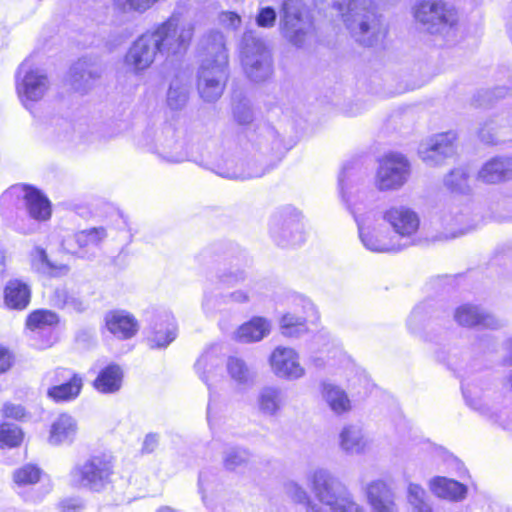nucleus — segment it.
Segmentation results:
<instances>
[{
    "mask_svg": "<svg viewBox=\"0 0 512 512\" xmlns=\"http://www.w3.org/2000/svg\"><path fill=\"white\" fill-rule=\"evenodd\" d=\"M203 59L198 70L197 89L206 102L217 101L228 79V55L222 33L212 31L200 43Z\"/></svg>",
    "mask_w": 512,
    "mask_h": 512,
    "instance_id": "1",
    "label": "nucleus"
},
{
    "mask_svg": "<svg viewBox=\"0 0 512 512\" xmlns=\"http://www.w3.org/2000/svg\"><path fill=\"white\" fill-rule=\"evenodd\" d=\"M113 475V458L98 454L75 464L69 471L68 479L73 488L101 493L112 484Z\"/></svg>",
    "mask_w": 512,
    "mask_h": 512,
    "instance_id": "2",
    "label": "nucleus"
},
{
    "mask_svg": "<svg viewBox=\"0 0 512 512\" xmlns=\"http://www.w3.org/2000/svg\"><path fill=\"white\" fill-rule=\"evenodd\" d=\"M444 184L455 196L444 204L441 210L442 222L451 228L459 227L458 231L453 233V236L464 234L470 230V212L467 199L463 201L456 194L468 195L470 193L469 175L463 168L455 169L445 177Z\"/></svg>",
    "mask_w": 512,
    "mask_h": 512,
    "instance_id": "3",
    "label": "nucleus"
},
{
    "mask_svg": "<svg viewBox=\"0 0 512 512\" xmlns=\"http://www.w3.org/2000/svg\"><path fill=\"white\" fill-rule=\"evenodd\" d=\"M307 479L315 497L331 512H352L348 488L329 471L315 469L310 472Z\"/></svg>",
    "mask_w": 512,
    "mask_h": 512,
    "instance_id": "4",
    "label": "nucleus"
},
{
    "mask_svg": "<svg viewBox=\"0 0 512 512\" xmlns=\"http://www.w3.org/2000/svg\"><path fill=\"white\" fill-rule=\"evenodd\" d=\"M149 31L156 45L159 46L160 54L175 56L187 51L194 35V24L173 14Z\"/></svg>",
    "mask_w": 512,
    "mask_h": 512,
    "instance_id": "5",
    "label": "nucleus"
},
{
    "mask_svg": "<svg viewBox=\"0 0 512 512\" xmlns=\"http://www.w3.org/2000/svg\"><path fill=\"white\" fill-rule=\"evenodd\" d=\"M388 26L372 1L354 0V40L366 47L381 45Z\"/></svg>",
    "mask_w": 512,
    "mask_h": 512,
    "instance_id": "6",
    "label": "nucleus"
},
{
    "mask_svg": "<svg viewBox=\"0 0 512 512\" xmlns=\"http://www.w3.org/2000/svg\"><path fill=\"white\" fill-rule=\"evenodd\" d=\"M413 16L431 34H444L458 22L457 11L443 0H420Z\"/></svg>",
    "mask_w": 512,
    "mask_h": 512,
    "instance_id": "7",
    "label": "nucleus"
},
{
    "mask_svg": "<svg viewBox=\"0 0 512 512\" xmlns=\"http://www.w3.org/2000/svg\"><path fill=\"white\" fill-rule=\"evenodd\" d=\"M241 62L246 75L255 82L264 81L272 74L271 55L264 42L251 31L245 32L242 38Z\"/></svg>",
    "mask_w": 512,
    "mask_h": 512,
    "instance_id": "8",
    "label": "nucleus"
},
{
    "mask_svg": "<svg viewBox=\"0 0 512 512\" xmlns=\"http://www.w3.org/2000/svg\"><path fill=\"white\" fill-rule=\"evenodd\" d=\"M51 83L47 74L40 68L32 67L30 60H25L18 68L16 91L21 103L30 109L41 101L50 90Z\"/></svg>",
    "mask_w": 512,
    "mask_h": 512,
    "instance_id": "9",
    "label": "nucleus"
},
{
    "mask_svg": "<svg viewBox=\"0 0 512 512\" xmlns=\"http://www.w3.org/2000/svg\"><path fill=\"white\" fill-rule=\"evenodd\" d=\"M282 33L289 42L302 47L312 34V22L301 0H284Z\"/></svg>",
    "mask_w": 512,
    "mask_h": 512,
    "instance_id": "10",
    "label": "nucleus"
},
{
    "mask_svg": "<svg viewBox=\"0 0 512 512\" xmlns=\"http://www.w3.org/2000/svg\"><path fill=\"white\" fill-rule=\"evenodd\" d=\"M410 164L399 153L384 155L378 163L375 175V187L381 192L401 189L408 181Z\"/></svg>",
    "mask_w": 512,
    "mask_h": 512,
    "instance_id": "11",
    "label": "nucleus"
},
{
    "mask_svg": "<svg viewBox=\"0 0 512 512\" xmlns=\"http://www.w3.org/2000/svg\"><path fill=\"white\" fill-rule=\"evenodd\" d=\"M270 233L282 247L300 245L305 241V231L300 212L285 207L276 213L270 224Z\"/></svg>",
    "mask_w": 512,
    "mask_h": 512,
    "instance_id": "12",
    "label": "nucleus"
},
{
    "mask_svg": "<svg viewBox=\"0 0 512 512\" xmlns=\"http://www.w3.org/2000/svg\"><path fill=\"white\" fill-rule=\"evenodd\" d=\"M20 201L26 206L29 216L36 221H46L51 216L49 200L38 190L26 185H13L1 196L3 205H17Z\"/></svg>",
    "mask_w": 512,
    "mask_h": 512,
    "instance_id": "13",
    "label": "nucleus"
},
{
    "mask_svg": "<svg viewBox=\"0 0 512 512\" xmlns=\"http://www.w3.org/2000/svg\"><path fill=\"white\" fill-rule=\"evenodd\" d=\"M382 218L394 231L393 237L402 242L405 248L415 243L420 218L414 210L404 205L390 206L383 211Z\"/></svg>",
    "mask_w": 512,
    "mask_h": 512,
    "instance_id": "14",
    "label": "nucleus"
},
{
    "mask_svg": "<svg viewBox=\"0 0 512 512\" xmlns=\"http://www.w3.org/2000/svg\"><path fill=\"white\" fill-rule=\"evenodd\" d=\"M139 145L167 163H181L188 157L183 142L176 139L175 131L171 127H167L156 134L153 141L149 135L144 136L139 141Z\"/></svg>",
    "mask_w": 512,
    "mask_h": 512,
    "instance_id": "15",
    "label": "nucleus"
},
{
    "mask_svg": "<svg viewBox=\"0 0 512 512\" xmlns=\"http://www.w3.org/2000/svg\"><path fill=\"white\" fill-rule=\"evenodd\" d=\"M359 238L362 244L370 251L379 253L398 252L405 245L393 235L377 227L372 216L367 215L358 220Z\"/></svg>",
    "mask_w": 512,
    "mask_h": 512,
    "instance_id": "16",
    "label": "nucleus"
},
{
    "mask_svg": "<svg viewBox=\"0 0 512 512\" xmlns=\"http://www.w3.org/2000/svg\"><path fill=\"white\" fill-rule=\"evenodd\" d=\"M53 385L48 388L47 396L56 403L74 401L81 394L83 377L68 368L59 367L50 375Z\"/></svg>",
    "mask_w": 512,
    "mask_h": 512,
    "instance_id": "17",
    "label": "nucleus"
},
{
    "mask_svg": "<svg viewBox=\"0 0 512 512\" xmlns=\"http://www.w3.org/2000/svg\"><path fill=\"white\" fill-rule=\"evenodd\" d=\"M158 53L159 46L148 30L131 44L125 54L124 64L132 73L139 74L151 67Z\"/></svg>",
    "mask_w": 512,
    "mask_h": 512,
    "instance_id": "18",
    "label": "nucleus"
},
{
    "mask_svg": "<svg viewBox=\"0 0 512 512\" xmlns=\"http://www.w3.org/2000/svg\"><path fill=\"white\" fill-rule=\"evenodd\" d=\"M272 372L281 379L297 380L305 375L299 353L285 346H277L269 357Z\"/></svg>",
    "mask_w": 512,
    "mask_h": 512,
    "instance_id": "19",
    "label": "nucleus"
},
{
    "mask_svg": "<svg viewBox=\"0 0 512 512\" xmlns=\"http://www.w3.org/2000/svg\"><path fill=\"white\" fill-rule=\"evenodd\" d=\"M455 141L452 131L434 135L420 144L419 156L429 166L439 165L455 153Z\"/></svg>",
    "mask_w": 512,
    "mask_h": 512,
    "instance_id": "20",
    "label": "nucleus"
},
{
    "mask_svg": "<svg viewBox=\"0 0 512 512\" xmlns=\"http://www.w3.org/2000/svg\"><path fill=\"white\" fill-rule=\"evenodd\" d=\"M252 149L265 157L279 158L283 155L285 147L277 130L266 123L256 126L248 136Z\"/></svg>",
    "mask_w": 512,
    "mask_h": 512,
    "instance_id": "21",
    "label": "nucleus"
},
{
    "mask_svg": "<svg viewBox=\"0 0 512 512\" xmlns=\"http://www.w3.org/2000/svg\"><path fill=\"white\" fill-rule=\"evenodd\" d=\"M302 313L297 311L285 313L279 322L281 334L289 338H300L308 332L309 318H318L317 311L309 300L302 301Z\"/></svg>",
    "mask_w": 512,
    "mask_h": 512,
    "instance_id": "22",
    "label": "nucleus"
},
{
    "mask_svg": "<svg viewBox=\"0 0 512 512\" xmlns=\"http://www.w3.org/2000/svg\"><path fill=\"white\" fill-rule=\"evenodd\" d=\"M176 324L174 317L167 312L153 316L147 341L151 348H166L176 338Z\"/></svg>",
    "mask_w": 512,
    "mask_h": 512,
    "instance_id": "23",
    "label": "nucleus"
},
{
    "mask_svg": "<svg viewBox=\"0 0 512 512\" xmlns=\"http://www.w3.org/2000/svg\"><path fill=\"white\" fill-rule=\"evenodd\" d=\"M455 321L464 327L482 326L484 328L497 329L502 323L494 315L488 313L479 306L464 304L459 306L454 313Z\"/></svg>",
    "mask_w": 512,
    "mask_h": 512,
    "instance_id": "24",
    "label": "nucleus"
},
{
    "mask_svg": "<svg viewBox=\"0 0 512 512\" xmlns=\"http://www.w3.org/2000/svg\"><path fill=\"white\" fill-rule=\"evenodd\" d=\"M287 395L278 386H264L256 396V408L264 416H278L286 405Z\"/></svg>",
    "mask_w": 512,
    "mask_h": 512,
    "instance_id": "25",
    "label": "nucleus"
},
{
    "mask_svg": "<svg viewBox=\"0 0 512 512\" xmlns=\"http://www.w3.org/2000/svg\"><path fill=\"white\" fill-rule=\"evenodd\" d=\"M102 66L96 59H79L70 70L71 83L76 90L88 89L102 74Z\"/></svg>",
    "mask_w": 512,
    "mask_h": 512,
    "instance_id": "26",
    "label": "nucleus"
},
{
    "mask_svg": "<svg viewBox=\"0 0 512 512\" xmlns=\"http://www.w3.org/2000/svg\"><path fill=\"white\" fill-rule=\"evenodd\" d=\"M58 322V315L50 310H36L29 314L26 325L31 332V337L36 339L42 333L49 336L45 342L37 345L38 348L44 349L52 345L51 328L56 326Z\"/></svg>",
    "mask_w": 512,
    "mask_h": 512,
    "instance_id": "27",
    "label": "nucleus"
},
{
    "mask_svg": "<svg viewBox=\"0 0 512 512\" xmlns=\"http://www.w3.org/2000/svg\"><path fill=\"white\" fill-rule=\"evenodd\" d=\"M78 431L76 419L67 413L58 415L51 423L48 443L52 446L71 444Z\"/></svg>",
    "mask_w": 512,
    "mask_h": 512,
    "instance_id": "28",
    "label": "nucleus"
},
{
    "mask_svg": "<svg viewBox=\"0 0 512 512\" xmlns=\"http://www.w3.org/2000/svg\"><path fill=\"white\" fill-rule=\"evenodd\" d=\"M221 365L222 359L217 347H211L201 354L194 367L199 378L210 389L221 376Z\"/></svg>",
    "mask_w": 512,
    "mask_h": 512,
    "instance_id": "29",
    "label": "nucleus"
},
{
    "mask_svg": "<svg viewBox=\"0 0 512 512\" xmlns=\"http://www.w3.org/2000/svg\"><path fill=\"white\" fill-rule=\"evenodd\" d=\"M369 504L375 512H398L390 487L382 480L370 482L365 487Z\"/></svg>",
    "mask_w": 512,
    "mask_h": 512,
    "instance_id": "30",
    "label": "nucleus"
},
{
    "mask_svg": "<svg viewBox=\"0 0 512 512\" xmlns=\"http://www.w3.org/2000/svg\"><path fill=\"white\" fill-rule=\"evenodd\" d=\"M478 179L488 184L512 179V158L494 157L488 160L479 170Z\"/></svg>",
    "mask_w": 512,
    "mask_h": 512,
    "instance_id": "31",
    "label": "nucleus"
},
{
    "mask_svg": "<svg viewBox=\"0 0 512 512\" xmlns=\"http://www.w3.org/2000/svg\"><path fill=\"white\" fill-rule=\"evenodd\" d=\"M107 330L119 339H129L138 331L136 319L125 311H110L105 315Z\"/></svg>",
    "mask_w": 512,
    "mask_h": 512,
    "instance_id": "32",
    "label": "nucleus"
},
{
    "mask_svg": "<svg viewBox=\"0 0 512 512\" xmlns=\"http://www.w3.org/2000/svg\"><path fill=\"white\" fill-rule=\"evenodd\" d=\"M30 287L18 280H9L3 290L4 305L10 310H24L30 303Z\"/></svg>",
    "mask_w": 512,
    "mask_h": 512,
    "instance_id": "33",
    "label": "nucleus"
},
{
    "mask_svg": "<svg viewBox=\"0 0 512 512\" xmlns=\"http://www.w3.org/2000/svg\"><path fill=\"white\" fill-rule=\"evenodd\" d=\"M123 370L115 363L101 369L93 381V387L100 393L112 394L121 389Z\"/></svg>",
    "mask_w": 512,
    "mask_h": 512,
    "instance_id": "34",
    "label": "nucleus"
},
{
    "mask_svg": "<svg viewBox=\"0 0 512 512\" xmlns=\"http://www.w3.org/2000/svg\"><path fill=\"white\" fill-rule=\"evenodd\" d=\"M271 322L264 317H253L235 332L236 340L244 343L258 342L271 332Z\"/></svg>",
    "mask_w": 512,
    "mask_h": 512,
    "instance_id": "35",
    "label": "nucleus"
},
{
    "mask_svg": "<svg viewBox=\"0 0 512 512\" xmlns=\"http://www.w3.org/2000/svg\"><path fill=\"white\" fill-rule=\"evenodd\" d=\"M429 488L437 497L461 501L466 497L467 487L453 479L437 476L430 480Z\"/></svg>",
    "mask_w": 512,
    "mask_h": 512,
    "instance_id": "36",
    "label": "nucleus"
},
{
    "mask_svg": "<svg viewBox=\"0 0 512 512\" xmlns=\"http://www.w3.org/2000/svg\"><path fill=\"white\" fill-rule=\"evenodd\" d=\"M30 261L32 268L45 276L60 277L68 274L69 267L65 264H57L52 262L46 251L37 246L30 253Z\"/></svg>",
    "mask_w": 512,
    "mask_h": 512,
    "instance_id": "37",
    "label": "nucleus"
},
{
    "mask_svg": "<svg viewBox=\"0 0 512 512\" xmlns=\"http://www.w3.org/2000/svg\"><path fill=\"white\" fill-rule=\"evenodd\" d=\"M226 371L230 380L238 387H248L253 384L255 373L246 362L236 356H230L226 362Z\"/></svg>",
    "mask_w": 512,
    "mask_h": 512,
    "instance_id": "38",
    "label": "nucleus"
},
{
    "mask_svg": "<svg viewBox=\"0 0 512 512\" xmlns=\"http://www.w3.org/2000/svg\"><path fill=\"white\" fill-rule=\"evenodd\" d=\"M322 396L334 414L342 415L349 411L350 400L341 387L332 383H324L322 385Z\"/></svg>",
    "mask_w": 512,
    "mask_h": 512,
    "instance_id": "39",
    "label": "nucleus"
},
{
    "mask_svg": "<svg viewBox=\"0 0 512 512\" xmlns=\"http://www.w3.org/2000/svg\"><path fill=\"white\" fill-rule=\"evenodd\" d=\"M106 238L107 232L104 227H93L75 233L72 240L76 243L79 253L84 255L98 248Z\"/></svg>",
    "mask_w": 512,
    "mask_h": 512,
    "instance_id": "40",
    "label": "nucleus"
},
{
    "mask_svg": "<svg viewBox=\"0 0 512 512\" xmlns=\"http://www.w3.org/2000/svg\"><path fill=\"white\" fill-rule=\"evenodd\" d=\"M43 475V471L37 465L27 463L15 469L12 480L17 493H24L25 489L37 484Z\"/></svg>",
    "mask_w": 512,
    "mask_h": 512,
    "instance_id": "41",
    "label": "nucleus"
},
{
    "mask_svg": "<svg viewBox=\"0 0 512 512\" xmlns=\"http://www.w3.org/2000/svg\"><path fill=\"white\" fill-rule=\"evenodd\" d=\"M283 492L292 502L304 505L306 512H322L321 507L311 500L309 493L300 483L294 480L285 481Z\"/></svg>",
    "mask_w": 512,
    "mask_h": 512,
    "instance_id": "42",
    "label": "nucleus"
},
{
    "mask_svg": "<svg viewBox=\"0 0 512 512\" xmlns=\"http://www.w3.org/2000/svg\"><path fill=\"white\" fill-rule=\"evenodd\" d=\"M463 396L466 404L481 415L488 414V405L485 390L477 383H468L463 387Z\"/></svg>",
    "mask_w": 512,
    "mask_h": 512,
    "instance_id": "43",
    "label": "nucleus"
},
{
    "mask_svg": "<svg viewBox=\"0 0 512 512\" xmlns=\"http://www.w3.org/2000/svg\"><path fill=\"white\" fill-rule=\"evenodd\" d=\"M188 93L189 88L186 82L179 77L172 79L166 97L169 108L172 110L182 109L188 101Z\"/></svg>",
    "mask_w": 512,
    "mask_h": 512,
    "instance_id": "44",
    "label": "nucleus"
},
{
    "mask_svg": "<svg viewBox=\"0 0 512 512\" xmlns=\"http://www.w3.org/2000/svg\"><path fill=\"white\" fill-rule=\"evenodd\" d=\"M50 302L57 308H68L77 312L85 309L83 301L78 296L70 294L64 287L54 290L50 297Z\"/></svg>",
    "mask_w": 512,
    "mask_h": 512,
    "instance_id": "45",
    "label": "nucleus"
},
{
    "mask_svg": "<svg viewBox=\"0 0 512 512\" xmlns=\"http://www.w3.org/2000/svg\"><path fill=\"white\" fill-rule=\"evenodd\" d=\"M351 176H352V163L347 160L345 161L338 173L337 183L338 191L342 202L346 206L348 211H351L350 196H351Z\"/></svg>",
    "mask_w": 512,
    "mask_h": 512,
    "instance_id": "46",
    "label": "nucleus"
},
{
    "mask_svg": "<svg viewBox=\"0 0 512 512\" xmlns=\"http://www.w3.org/2000/svg\"><path fill=\"white\" fill-rule=\"evenodd\" d=\"M250 458V454L246 449L239 447H229L223 455V465L229 471H235L244 467Z\"/></svg>",
    "mask_w": 512,
    "mask_h": 512,
    "instance_id": "47",
    "label": "nucleus"
},
{
    "mask_svg": "<svg viewBox=\"0 0 512 512\" xmlns=\"http://www.w3.org/2000/svg\"><path fill=\"white\" fill-rule=\"evenodd\" d=\"M22 441L23 432L18 426L9 423L0 425V448H14Z\"/></svg>",
    "mask_w": 512,
    "mask_h": 512,
    "instance_id": "48",
    "label": "nucleus"
},
{
    "mask_svg": "<svg viewBox=\"0 0 512 512\" xmlns=\"http://www.w3.org/2000/svg\"><path fill=\"white\" fill-rule=\"evenodd\" d=\"M483 416L505 430H512V410L507 407L497 409L491 406L488 409V414H483Z\"/></svg>",
    "mask_w": 512,
    "mask_h": 512,
    "instance_id": "49",
    "label": "nucleus"
},
{
    "mask_svg": "<svg viewBox=\"0 0 512 512\" xmlns=\"http://www.w3.org/2000/svg\"><path fill=\"white\" fill-rule=\"evenodd\" d=\"M495 130L496 125L494 121L486 122L479 130V138L486 144H496L505 141L504 133Z\"/></svg>",
    "mask_w": 512,
    "mask_h": 512,
    "instance_id": "50",
    "label": "nucleus"
},
{
    "mask_svg": "<svg viewBox=\"0 0 512 512\" xmlns=\"http://www.w3.org/2000/svg\"><path fill=\"white\" fill-rule=\"evenodd\" d=\"M233 118L241 126L251 124L254 120V113L250 104L246 101L237 103L233 108Z\"/></svg>",
    "mask_w": 512,
    "mask_h": 512,
    "instance_id": "51",
    "label": "nucleus"
},
{
    "mask_svg": "<svg viewBox=\"0 0 512 512\" xmlns=\"http://www.w3.org/2000/svg\"><path fill=\"white\" fill-rule=\"evenodd\" d=\"M277 20V12L273 7H260L255 16L256 25L260 28H272Z\"/></svg>",
    "mask_w": 512,
    "mask_h": 512,
    "instance_id": "52",
    "label": "nucleus"
},
{
    "mask_svg": "<svg viewBox=\"0 0 512 512\" xmlns=\"http://www.w3.org/2000/svg\"><path fill=\"white\" fill-rule=\"evenodd\" d=\"M407 500L414 511L428 504L425 501V490L415 483L408 485Z\"/></svg>",
    "mask_w": 512,
    "mask_h": 512,
    "instance_id": "53",
    "label": "nucleus"
},
{
    "mask_svg": "<svg viewBox=\"0 0 512 512\" xmlns=\"http://www.w3.org/2000/svg\"><path fill=\"white\" fill-rule=\"evenodd\" d=\"M246 280V274L243 270L234 269L223 272L219 275V282L227 286H236Z\"/></svg>",
    "mask_w": 512,
    "mask_h": 512,
    "instance_id": "54",
    "label": "nucleus"
},
{
    "mask_svg": "<svg viewBox=\"0 0 512 512\" xmlns=\"http://www.w3.org/2000/svg\"><path fill=\"white\" fill-rule=\"evenodd\" d=\"M264 173H265V170H263V169H261L259 171H255V172H249V171H244L242 169H237V168H233V169L228 168L225 171L220 172L219 174L222 177H225L228 179L245 180V179H250V178H254V177H260Z\"/></svg>",
    "mask_w": 512,
    "mask_h": 512,
    "instance_id": "55",
    "label": "nucleus"
},
{
    "mask_svg": "<svg viewBox=\"0 0 512 512\" xmlns=\"http://www.w3.org/2000/svg\"><path fill=\"white\" fill-rule=\"evenodd\" d=\"M351 4L352 0H333V8L337 11L338 15L342 18L347 28L350 27L351 17Z\"/></svg>",
    "mask_w": 512,
    "mask_h": 512,
    "instance_id": "56",
    "label": "nucleus"
},
{
    "mask_svg": "<svg viewBox=\"0 0 512 512\" xmlns=\"http://www.w3.org/2000/svg\"><path fill=\"white\" fill-rule=\"evenodd\" d=\"M58 508L61 512H80L84 509V503L80 498L70 497L61 500Z\"/></svg>",
    "mask_w": 512,
    "mask_h": 512,
    "instance_id": "57",
    "label": "nucleus"
},
{
    "mask_svg": "<svg viewBox=\"0 0 512 512\" xmlns=\"http://www.w3.org/2000/svg\"><path fill=\"white\" fill-rule=\"evenodd\" d=\"M219 19L223 26L232 30L238 29L242 23L240 15L232 11L222 12Z\"/></svg>",
    "mask_w": 512,
    "mask_h": 512,
    "instance_id": "58",
    "label": "nucleus"
},
{
    "mask_svg": "<svg viewBox=\"0 0 512 512\" xmlns=\"http://www.w3.org/2000/svg\"><path fill=\"white\" fill-rule=\"evenodd\" d=\"M3 416L15 420H23L26 416V411L21 405L6 403L3 406Z\"/></svg>",
    "mask_w": 512,
    "mask_h": 512,
    "instance_id": "59",
    "label": "nucleus"
},
{
    "mask_svg": "<svg viewBox=\"0 0 512 512\" xmlns=\"http://www.w3.org/2000/svg\"><path fill=\"white\" fill-rule=\"evenodd\" d=\"M249 300H250L249 292L246 290H242V289L233 291V292L223 296V302H225V303L233 302V303L243 304V303H247Z\"/></svg>",
    "mask_w": 512,
    "mask_h": 512,
    "instance_id": "60",
    "label": "nucleus"
},
{
    "mask_svg": "<svg viewBox=\"0 0 512 512\" xmlns=\"http://www.w3.org/2000/svg\"><path fill=\"white\" fill-rule=\"evenodd\" d=\"M339 444L342 450L350 452L352 449V431L350 426H345L339 435Z\"/></svg>",
    "mask_w": 512,
    "mask_h": 512,
    "instance_id": "61",
    "label": "nucleus"
},
{
    "mask_svg": "<svg viewBox=\"0 0 512 512\" xmlns=\"http://www.w3.org/2000/svg\"><path fill=\"white\" fill-rule=\"evenodd\" d=\"M13 364V355L5 347L0 345V373L8 371Z\"/></svg>",
    "mask_w": 512,
    "mask_h": 512,
    "instance_id": "62",
    "label": "nucleus"
},
{
    "mask_svg": "<svg viewBox=\"0 0 512 512\" xmlns=\"http://www.w3.org/2000/svg\"><path fill=\"white\" fill-rule=\"evenodd\" d=\"M158 442H159L158 435L150 433V434L146 435V437L143 441L142 450L146 453H151L158 446Z\"/></svg>",
    "mask_w": 512,
    "mask_h": 512,
    "instance_id": "63",
    "label": "nucleus"
},
{
    "mask_svg": "<svg viewBox=\"0 0 512 512\" xmlns=\"http://www.w3.org/2000/svg\"><path fill=\"white\" fill-rule=\"evenodd\" d=\"M356 374H357L359 385H361L364 389L363 396H365L369 391H371V389L373 388V385H371V383L364 371L360 372L359 370H357Z\"/></svg>",
    "mask_w": 512,
    "mask_h": 512,
    "instance_id": "64",
    "label": "nucleus"
}]
</instances>
